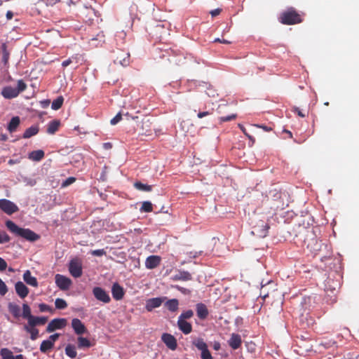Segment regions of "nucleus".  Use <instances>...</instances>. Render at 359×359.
<instances>
[{"label":"nucleus","instance_id":"0eeeda50","mask_svg":"<svg viewBox=\"0 0 359 359\" xmlns=\"http://www.w3.org/2000/svg\"><path fill=\"white\" fill-rule=\"evenodd\" d=\"M115 64H119L123 67H126L130 64V53L120 50L116 53V57L114 60Z\"/></svg>","mask_w":359,"mask_h":359},{"label":"nucleus","instance_id":"6e6d98bb","mask_svg":"<svg viewBox=\"0 0 359 359\" xmlns=\"http://www.w3.org/2000/svg\"><path fill=\"white\" fill-rule=\"evenodd\" d=\"M221 12H222V9L221 8H216L215 10H212L210 12V14L212 15V17H216L218 15H219Z\"/></svg>","mask_w":359,"mask_h":359},{"label":"nucleus","instance_id":"9d476101","mask_svg":"<svg viewBox=\"0 0 359 359\" xmlns=\"http://www.w3.org/2000/svg\"><path fill=\"white\" fill-rule=\"evenodd\" d=\"M67 325V320L65 318H55L52 320L46 327V332H52L55 330L62 329Z\"/></svg>","mask_w":359,"mask_h":359},{"label":"nucleus","instance_id":"72a5a7b5","mask_svg":"<svg viewBox=\"0 0 359 359\" xmlns=\"http://www.w3.org/2000/svg\"><path fill=\"white\" fill-rule=\"evenodd\" d=\"M54 345H53L52 341H49L47 340H43L40 345V351L41 352L46 353L49 350L53 348Z\"/></svg>","mask_w":359,"mask_h":359},{"label":"nucleus","instance_id":"cd10ccee","mask_svg":"<svg viewBox=\"0 0 359 359\" xmlns=\"http://www.w3.org/2000/svg\"><path fill=\"white\" fill-rule=\"evenodd\" d=\"M24 330L30 334V339L33 341L36 340L39 337V330L34 327L25 325Z\"/></svg>","mask_w":359,"mask_h":359},{"label":"nucleus","instance_id":"052dcab7","mask_svg":"<svg viewBox=\"0 0 359 359\" xmlns=\"http://www.w3.org/2000/svg\"><path fill=\"white\" fill-rule=\"evenodd\" d=\"M213 41L214 42H219V43H225V44H230L231 43V41L225 40V39H222V40L219 38L215 39Z\"/></svg>","mask_w":359,"mask_h":359},{"label":"nucleus","instance_id":"f257e3e1","mask_svg":"<svg viewBox=\"0 0 359 359\" xmlns=\"http://www.w3.org/2000/svg\"><path fill=\"white\" fill-rule=\"evenodd\" d=\"M6 226L11 232L29 241H36L39 238V236L33 231L29 229L20 228L17 224H15L13 221H6Z\"/></svg>","mask_w":359,"mask_h":359},{"label":"nucleus","instance_id":"4468645a","mask_svg":"<svg viewBox=\"0 0 359 359\" xmlns=\"http://www.w3.org/2000/svg\"><path fill=\"white\" fill-rule=\"evenodd\" d=\"M229 346L233 350L239 348L242 344V339L241 335L236 333L231 334L230 339L228 340Z\"/></svg>","mask_w":359,"mask_h":359},{"label":"nucleus","instance_id":"4d7b16f0","mask_svg":"<svg viewBox=\"0 0 359 359\" xmlns=\"http://www.w3.org/2000/svg\"><path fill=\"white\" fill-rule=\"evenodd\" d=\"M239 127L241 129V130L243 132V133L249 138V140H252L254 142L255 139L251 135H250L249 134H248L246 133L245 128L241 125H239Z\"/></svg>","mask_w":359,"mask_h":359},{"label":"nucleus","instance_id":"4c0bfd02","mask_svg":"<svg viewBox=\"0 0 359 359\" xmlns=\"http://www.w3.org/2000/svg\"><path fill=\"white\" fill-rule=\"evenodd\" d=\"M140 210L141 212H151L153 211V205L150 201H144Z\"/></svg>","mask_w":359,"mask_h":359},{"label":"nucleus","instance_id":"c9c22d12","mask_svg":"<svg viewBox=\"0 0 359 359\" xmlns=\"http://www.w3.org/2000/svg\"><path fill=\"white\" fill-rule=\"evenodd\" d=\"M0 355L3 359H14L13 352L7 348H1L0 351Z\"/></svg>","mask_w":359,"mask_h":359},{"label":"nucleus","instance_id":"58836bf2","mask_svg":"<svg viewBox=\"0 0 359 359\" xmlns=\"http://www.w3.org/2000/svg\"><path fill=\"white\" fill-rule=\"evenodd\" d=\"M55 305L57 309H65L67 307V304L63 299L57 298L55 299Z\"/></svg>","mask_w":359,"mask_h":359},{"label":"nucleus","instance_id":"2f4dec72","mask_svg":"<svg viewBox=\"0 0 359 359\" xmlns=\"http://www.w3.org/2000/svg\"><path fill=\"white\" fill-rule=\"evenodd\" d=\"M77 341L79 348H89L92 346L90 341L86 337H79Z\"/></svg>","mask_w":359,"mask_h":359},{"label":"nucleus","instance_id":"680f3d73","mask_svg":"<svg viewBox=\"0 0 359 359\" xmlns=\"http://www.w3.org/2000/svg\"><path fill=\"white\" fill-rule=\"evenodd\" d=\"M210 113L209 111H207L199 112V113L197 114V116H198V118H203V117H205V116H208V115H210Z\"/></svg>","mask_w":359,"mask_h":359},{"label":"nucleus","instance_id":"2eb2a0df","mask_svg":"<svg viewBox=\"0 0 359 359\" xmlns=\"http://www.w3.org/2000/svg\"><path fill=\"white\" fill-rule=\"evenodd\" d=\"M111 293L113 298L116 300L122 299L125 294L123 288L118 283L113 284Z\"/></svg>","mask_w":359,"mask_h":359},{"label":"nucleus","instance_id":"7ed1b4c3","mask_svg":"<svg viewBox=\"0 0 359 359\" xmlns=\"http://www.w3.org/2000/svg\"><path fill=\"white\" fill-rule=\"evenodd\" d=\"M27 88V84L22 79L18 81V87L14 88L11 86L4 87L2 89L1 95L6 99H13L17 97L19 94L25 91Z\"/></svg>","mask_w":359,"mask_h":359},{"label":"nucleus","instance_id":"39448f33","mask_svg":"<svg viewBox=\"0 0 359 359\" xmlns=\"http://www.w3.org/2000/svg\"><path fill=\"white\" fill-rule=\"evenodd\" d=\"M0 209L7 215H12L19 210L18 207L8 199H0Z\"/></svg>","mask_w":359,"mask_h":359},{"label":"nucleus","instance_id":"13d9d810","mask_svg":"<svg viewBox=\"0 0 359 359\" xmlns=\"http://www.w3.org/2000/svg\"><path fill=\"white\" fill-rule=\"evenodd\" d=\"M46 5L48 6H53L57 2H59L60 0H43Z\"/></svg>","mask_w":359,"mask_h":359},{"label":"nucleus","instance_id":"423d86ee","mask_svg":"<svg viewBox=\"0 0 359 359\" xmlns=\"http://www.w3.org/2000/svg\"><path fill=\"white\" fill-rule=\"evenodd\" d=\"M166 299V297L149 299L146 301L145 309L147 311L151 312L154 309L160 307Z\"/></svg>","mask_w":359,"mask_h":359},{"label":"nucleus","instance_id":"f03ea898","mask_svg":"<svg viewBox=\"0 0 359 359\" xmlns=\"http://www.w3.org/2000/svg\"><path fill=\"white\" fill-rule=\"evenodd\" d=\"M278 21L283 25H292L301 23L303 18L294 8L290 7L280 14Z\"/></svg>","mask_w":359,"mask_h":359},{"label":"nucleus","instance_id":"864d4df0","mask_svg":"<svg viewBox=\"0 0 359 359\" xmlns=\"http://www.w3.org/2000/svg\"><path fill=\"white\" fill-rule=\"evenodd\" d=\"M7 266L6 262L3 258L0 257V271L6 270Z\"/></svg>","mask_w":359,"mask_h":359},{"label":"nucleus","instance_id":"de8ad7c7","mask_svg":"<svg viewBox=\"0 0 359 359\" xmlns=\"http://www.w3.org/2000/svg\"><path fill=\"white\" fill-rule=\"evenodd\" d=\"M91 255L93 256L101 257L106 254V252L104 249L94 250L91 251Z\"/></svg>","mask_w":359,"mask_h":359},{"label":"nucleus","instance_id":"dca6fc26","mask_svg":"<svg viewBox=\"0 0 359 359\" xmlns=\"http://www.w3.org/2000/svg\"><path fill=\"white\" fill-rule=\"evenodd\" d=\"M15 290L17 294L22 299L26 297L29 294L28 287L21 281L15 283Z\"/></svg>","mask_w":359,"mask_h":359},{"label":"nucleus","instance_id":"5701e85b","mask_svg":"<svg viewBox=\"0 0 359 359\" xmlns=\"http://www.w3.org/2000/svg\"><path fill=\"white\" fill-rule=\"evenodd\" d=\"M45 156V153L43 150L39 149L32 151L28 154L29 159L33 161H40L41 159L43 158Z\"/></svg>","mask_w":359,"mask_h":359},{"label":"nucleus","instance_id":"9b49d317","mask_svg":"<svg viewBox=\"0 0 359 359\" xmlns=\"http://www.w3.org/2000/svg\"><path fill=\"white\" fill-rule=\"evenodd\" d=\"M161 340L170 350L174 351L177 347V339L170 334L164 333L161 336Z\"/></svg>","mask_w":359,"mask_h":359},{"label":"nucleus","instance_id":"79ce46f5","mask_svg":"<svg viewBox=\"0 0 359 359\" xmlns=\"http://www.w3.org/2000/svg\"><path fill=\"white\" fill-rule=\"evenodd\" d=\"M193 316H194L193 311L192 310H187V311H184L183 313H182L178 318L186 320V319L191 318Z\"/></svg>","mask_w":359,"mask_h":359},{"label":"nucleus","instance_id":"09e8293b","mask_svg":"<svg viewBox=\"0 0 359 359\" xmlns=\"http://www.w3.org/2000/svg\"><path fill=\"white\" fill-rule=\"evenodd\" d=\"M201 359H213L208 348L201 352Z\"/></svg>","mask_w":359,"mask_h":359},{"label":"nucleus","instance_id":"c756f323","mask_svg":"<svg viewBox=\"0 0 359 359\" xmlns=\"http://www.w3.org/2000/svg\"><path fill=\"white\" fill-rule=\"evenodd\" d=\"M194 346H195L198 350L203 351L208 349V345L202 338H197L192 341Z\"/></svg>","mask_w":359,"mask_h":359},{"label":"nucleus","instance_id":"393cba45","mask_svg":"<svg viewBox=\"0 0 359 359\" xmlns=\"http://www.w3.org/2000/svg\"><path fill=\"white\" fill-rule=\"evenodd\" d=\"M60 121L59 120H53L48 123L47 126V133L48 134H54L60 128Z\"/></svg>","mask_w":359,"mask_h":359},{"label":"nucleus","instance_id":"a19ab883","mask_svg":"<svg viewBox=\"0 0 359 359\" xmlns=\"http://www.w3.org/2000/svg\"><path fill=\"white\" fill-rule=\"evenodd\" d=\"M9 59V53L6 50V44L2 46V61L6 65Z\"/></svg>","mask_w":359,"mask_h":359},{"label":"nucleus","instance_id":"e2e57ef3","mask_svg":"<svg viewBox=\"0 0 359 359\" xmlns=\"http://www.w3.org/2000/svg\"><path fill=\"white\" fill-rule=\"evenodd\" d=\"M41 104L43 108H46L50 104V100H44L41 101Z\"/></svg>","mask_w":359,"mask_h":359},{"label":"nucleus","instance_id":"338daca9","mask_svg":"<svg viewBox=\"0 0 359 359\" xmlns=\"http://www.w3.org/2000/svg\"><path fill=\"white\" fill-rule=\"evenodd\" d=\"M294 111L297 113V114L301 117H305L306 115L302 112V111L299 108H295Z\"/></svg>","mask_w":359,"mask_h":359},{"label":"nucleus","instance_id":"c03bdc74","mask_svg":"<svg viewBox=\"0 0 359 359\" xmlns=\"http://www.w3.org/2000/svg\"><path fill=\"white\" fill-rule=\"evenodd\" d=\"M236 117H237V115L236 114H232L229 116L219 117V121L221 123L230 121L235 119Z\"/></svg>","mask_w":359,"mask_h":359},{"label":"nucleus","instance_id":"c85d7f7f","mask_svg":"<svg viewBox=\"0 0 359 359\" xmlns=\"http://www.w3.org/2000/svg\"><path fill=\"white\" fill-rule=\"evenodd\" d=\"M9 312L13 317L18 318L20 316V307L14 303H9L8 305Z\"/></svg>","mask_w":359,"mask_h":359},{"label":"nucleus","instance_id":"69168bd1","mask_svg":"<svg viewBox=\"0 0 359 359\" xmlns=\"http://www.w3.org/2000/svg\"><path fill=\"white\" fill-rule=\"evenodd\" d=\"M20 163V160L18 159H10L8 161V163L10 165H12L13 164H16V163Z\"/></svg>","mask_w":359,"mask_h":359},{"label":"nucleus","instance_id":"a18cd8bd","mask_svg":"<svg viewBox=\"0 0 359 359\" xmlns=\"http://www.w3.org/2000/svg\"><path fill=\"white\" fill-rule=\"evenodd\" d=\"M8 292V288L5 283L0 278V294L4 296Z\"/></svg>","mask_w":359,"mask_h":359},{"label":"nucleus","instance_id":"f704fd0d","mask_svg":"<svg viewBox=\"0 0 359 359\" xmlns=\"http://www.w3.org/2000/svg\"><path fill=\"white\" fill-rule=\"evenodd\" d=\"M23 318L27 319V321L33 316L29 306L27 304H22V313Z\"/></svg>","mask_w":359,"mask_h":359},{"label":"nucleus","instance_id":"8fccbe9b","mask_svg":"<svg viewBox=\"0 0 359 359\" xmlns=\"http://www.w3.org/2000/svg\"><path fill=\"white\" fill-rule=\"evenodd\" d=\"M39 309L41 312H46V311H52V309L48 305L43 304V303L40 304L39 305Z\"/></svg>","mask_w":359,"mask_h":359},{"label":"nucleus","instance_id":"bf43d9fd","mask_svg":"<svg viewBox=\"0 0 359 359\" xmlns=\"http://www.w3.org/2000/svg\"><path fill=\"white\" fill-rule=\"evenodd\" d=\"M72 58H69L67 60H64L62 62V66L63 67H66L69 66L70 64H72Z\"/></svg>","mask_w":359,"mask_h":359},{"label":"nucleus","instance_id":"f8f14e48","mask_svg":"<svg viewBox=\"0 0 359 359\" xmlns=\"http://www.w3.org/2000/svg\"><path fill=\"white\" fill-rule=\"evenodd\" d=\"M72 327L74 332L78 335H81L87 332L85 325L78 318L72 319Z\"/></svg>","mask_w":359,"mask_h":359},{"label":"nucleus","instance_id":"0e129e2a","mask_svg":"<svg viewBox=\"0 0 359 359\" xmlns=\"http://www.w3.org/2000/svg\"><path fill=\"white\" fill-rule=\"evenodd\" d=\"M221 348V344L219 341H215L214 344H213V348L215 350V351H219Z\"/></svg>","mask_w":359,"mask_h":359},{"label":"nucleus","instance_id":"20e7f679","mask_svg":"<svg viewBox=\"0 0 359 359\" xmlns=\"http://www.w3.org/2000/svg\"><path fill=\"white\" fill-rule=\"evenodd\" d=\"M69 271L74 278H79L82 276V262L79 258L72 259L69 264Z\"/></svg>","mask_w":359,"mask_h":359},{"label":"nucleus","instance_id":"37998d69","mask_svg":"<svg viewBox=\"0 0 359 359\" xmlns=\"http://www.w3.org/2000/svg\"><path fill=\"white\" fill-rule=\"evenodd\" d=\"M10 241V236L5 231L0 233V244L8 243Z\"/></svg>","mask_w":359,"mask_h":359},{"label":"nucleus","instance_id":"ddd939ff","mask_svg":"<svg viewBox=\"0 0 359 359\" xmlns=\"http://www.w3.org/2000/svg\"><path fill=\"white\" fill-rule=\"evenodd\" d=\"M161 261V257L158 255L149 256L145 261V266L147 269H153L159 266Z\"/></svg>","mask_w":359,"mask_h":359},{"label":"nucleus","instance_id":"b1692460","mask_svg":"<svg viewBox=\"0 0 359 359\" xmlns=\"http://www.w3.org/2000/svg\"><path fill=\"white\" fill-rule=\"evenodd\" d=\"M165 306L171 312H176L179 309V301L177 299H172L165 302Z\"/></svg>","mask_w":359,"mask_h":359},{"label":"nucleus","instance_id":"774afa93","mask_svg":"<svg viewBox=\"0 0 359 359\" xmlns=\"http://www.w3.org/2000/svg\"><path fill=\"white\" fill-rule=\"evenodd\" d=\"M257 126L259 128H262L264 130H265L266 132H269V131L272 130L271 128L266 126Z\"/></svg>","mask_w":359,"mask_h":359},{"label":"nucleus","instance_id":"5fc2aeb1","mask_svg":"<svg viewBox=\"0 0 359 359\" xmlns=\"http://www.w3.org/2000/svg\"><path fill=\"white\" fill-rule=\"evenodd\" d=\"M175 287L177 290L180 291L181 292H182L184 294H189L190 293V290L189 289L185 288V287H180L179 285H176V286H175Z\"/></svg>","mask_w":359,"mask_h":359},{"label":"nucleus","instance_id":"1a4fd4ad","mask_svg":"<svg viewBox=\"0 0 359 359\" xmlns=\"http://www.w3.org/2000/svg\"><path fill=\"white\" fill-rule=\"evenodd\" d=\"M93 294L98 301L103 303L107 304L111 301L109 294L100 287H94L93 290Z\"/></svg>","mask_w":359,"mask_h":359},{"label":"nucleus","instance_id":"f3484780","mask_svg":"<svg viewBox=\"0 0 359 359\" xmlns=\"http://www.w3.org/2000/svg\"><path fill=\"white\" fill-rule=\"evenodd\" d=\"M196 311L197 316L201 320H205L208 316V309L207 306L203 303H198L196 305Z\"/></svg>","mask_w":359,"mask_h":359},{"label":"nucleus","instance_id":"473e14b6","mask_svg":"<svg viewBox=\"0 0 359 359\" xmlns=\"http://www.w3.org/2000/svg\"><path fill=\"white\" fill-rule=\"evenodd\" d=\"M65 353L71 358H75L77 355L76 347L72 344H68L65 347Z\"/></svg>","mask_w":359,"mask_h":359},{"label":"nucleus","instance_id":"603ef678","mask_svg":"<svg viewBox=\"0 0 359 359\" xmlns=\"http://www.w3.org/2000/svg\"><path fill=\"white\" fill-rule=\"evenodd\" d=\"M60 337V334L55 333L52 335H50L48 338L49 341H52L53 345H54L55 342Z\"/></svg>","mask_w":359,"mask_h":359},{"label":"nucleus","instance_id":"6ab92c4d","mask_svg":"<svg viewBox=\"0 0 359 359\" xmlns=\"http://www.w3.org/2000/svg\"><path fill=\"white\" fill-rule=\"evenodd\" d=\"M177 326L184 334H189L192 331L191 324L186 320L178 318Z\"/></svg>","mask_w":359,"mask_h":359},{"label":"nucleus","instance_id":"ea45409f","mask_svg":"<svg viewBox=\"0 0 359 359\" xmlns=\"http://www.w3.org/2000/svg\"><path fill=\"white\" fill-rule=\"evenodd\" d=\"M260 226L262 227V229L257 230V232L259 233V236L261 237L266 236V235L268 233V230L269 229V224L262 223Z\"/></svg>","mask_w":359,"mask_h":359},{"label":"nucleus","instance_id":"a211bd4d","mask_svg":"<svg viewBox=\"0 0 359 359\" xmlns=\"http://www.w3.org/2000/svg\"><path fill=\"white\" fill-rule=\"evenodd\" d=\"M48 320L47 317L44 316H33L28 321L26 325L36 327L37 325H43L46 323Z\"/></svg>","mask_w":359,"mask_h":359},{"label":"nucleus","instance_id":"e433bc0d","mask_svg":"<svg viewBox=\"0 0 359 359\" xmlns=\"http://www.w3.org/2000/svg\"><path fill=\"white\" fill-rule=\"evenodd\" d=\"M64 102V98L62 96L57 97L55 100L52 102L51 108L53 110H58L62 106Z\"/></svg>","mask_w":359,"mask_h":359},{"label":"nucleus","instance_id":"7c9ffc66","mask_svg":"<svg viewBox=\"0 0 359 359\" xmlns=\"http://www.w3.org/2000/svg\"><path fill=\"white\" fill-rule=\"evenodd\" d=\"M134 187L139 191L145 192H149L152 190L151 185L143 184L141 182H135L134 183Z\"/></svg>","mask_w":359,"mask_h":359},{"label":"nucleus","instance_id":"bb28decb","mask_svg":"<svg viewBox=\"0 0 359 359\" xmlns=\"http://www.w3.org/2000/svg\"><path fill=\"white\" fill-rule=\"evenodd\" d=\"M39 126H32L27 129L25 130L23 133L22 137L25 139L29 138L39 133Z\"/></svg>","mask_w":359,"mask_h":359},{"label":"nucleus","instance_id":"6e6552de","mask_svg":"<svg viewBox=\"0 0 359 359\" xmlns=\"http://www.w3.org/2000/svg\"><path fill=\"white\" fill-rule=\"evenodd\" d=\"M55 283L57 286L61 290H67L70 287L72 281L69 278H67L61 274H56L55 277Z\"/></svg>","mask_w":359,"mask_h":359},{"label":"nucleus","instance_id":"aec40b11","mask_svg":"<svg viewBox=\"0 0 359 359\" xmlns=\"http://www.w3.org/2000/svg\"><path fill=\"white\" fill-rule=\"evenodd\" d=\"M23 280L24 281L33 287H37L38 286V281L37 279L32 276V273L29 270L25 271V272L23 274Z\"/></svg>","mask_w":359,"mask_h":359},{"label":"nucleus","instance_id":"412c9836","mask_svg":"<svg viewBox=\"0 0 359 359\" xmlns=\"http://www.w3.org/2000/svg\"><path fill=\"white\" fill-rule=\"evenodd\" d=\"M192 279V276L191 273L188 271H179L175 276L172 277V280H182L187 281Z\"/></svg>","mask_w":359,"mask_h":359},{"label":"nucleus","instance_id":"4be33fe9","mask_svg":"<svg viewBox=\"0 0 359 359\" xmlns=\"http://www.w3.org/2000/svg\"><path fill=\"white\" fill-rule=\"evenodd\" d=\"M142 134L149 135L151 133V122L149 118H144L141 122Z\"/></svg>","mask_w":359,"mask_h":359},{"label":"nucleus","instance_id":"3c124183","mask_svg":"<svg viewBox=\"0 0 359 359\" xmlns=\"http://www.w3.org/2000/svg\"><path fill=\"white\" fill-rule=\"evenodd\" d=\"M76 181V178L73 177H68L65 182L62 183V187H67Z\"/></svg>","mask_w":359,"mask_h":359},{"label":"nucleus","instance_id":"49530a36","mask_svg":"<svg viewBox=\"0 0 359 359\" xmlns=\"http://www.w3.org/2000/svg\"><path fill=\"white\" fill-rule=\"evenodd\" d=\"M121 118L122 114L119 112L110 121V123L111 125H116L121 120Z\"/></svg>","mask_w":359,"mask_h":359},{"label":"nucleus","instance_id":"a878e982","mask_svg":"<svg viewBox=\"0 0 359 359\" xmlns=\"http://www.w3.org/2000/svg\"><path fill=\"white\" fill-rule=\"evenodd\" d=\"M20 123V118L18 116H14L10 121L7 129L11 133L16 130Z\"/></svg>","mask_w":359,"mask_h":359}]
</instances>
